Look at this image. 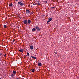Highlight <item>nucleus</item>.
Returning <instances> with one entry per match:
<instances>
[{"label": "nucleus", "mask_w": 79, "mask_h": 79, "mask_svg": "<svg viewBox=\"0 0 79 79\" xmlns=\"http://www.w3.org/2000/svg\"><path fill=\"white\" fill-rule=\"evenodd\" d=\"M27 56H29V52H27Z\"/></svg>", "instance_id": "nucleus-18"}, {"label": "nucleus", "mask_w": 79, "mask_h": 79, "mask_svg": "<svg viewBox=\"0 0 79 79\" xmlns=\"http://www.w3.org/2000/svg\"><path fill=\"white\" fill-rule=\"evenodd\" d=\"M15 1H18V0H15Z\"/></svg>", "instance_id": "nucleus-29"}, {"label": "nucleus", "mask_w": 79, "mask_h": 79, "mask_svg": "<svg viewBox=\"0 0 79 79\" xmlns=\"http://www.w3.org/2000/svg\"><path fill=\"white\" fill-rule=\"evenodd\" d=\"M35 28L37 29V31H40V28L38 27H35Z\"/></svg>", "instance_id": "nucleus-2"}, {"label": "nucleus", "mask_w": 79, "mask_h": 79, "mask_svg": "<svg viewBox=\"0 0 79 79\" xmlns=\"http://www.w3.org/2000/svg\"><path fill=\"white\" fill-rule=\"evenodd\" d=\"M23 23L25 24H27V20H24L23 21Z\"/></svg>", "instance_id": "nucleus-3"}, {"label": "nucleus", "mask_w": 79, "mask_h": 79, "mask_svg": "<svg viewBox=\"0 0 79 79\" xmlns=\"http://www.w3.org/2000/svg\"><path fill=\"white\" fill-rule=\"evenodd\" d=\"M19 51L20 52H22V53H23L24 50H23V49H20V50H19Z\"/></svg>", "instance_id": "nucleus-7"}, {"label": "nucleus", "mask_w": 79, "mask_h": 79, "mask_svg": "<svg viewBox=\"0 0 79 79\" xmlns=\"http://www.w3.org/2000/svg\"><path fill=\"white\" fill-rule=\"evenodd\" d=\"M44 2H45V3H47V1H44Z\"/></svg>", "instance_id": "nucleus-23"}, {"label": "nucleus", "mask_w": 79, "mask_h": 79, "mask_svg": "<svg viewBox=\"0 0 79 79\" xmlns=\"http://www.w3.org/2000/svg\"><path fill=\"white\" fill-rule=\"evenodd\" d=\"M14 76H15V75H14V74L12 73L11 74V77H14Z\"/></svg>", "instance_id": "nucleus-13"}, {"label": "nucleus", "mask_w": 79, "mask_h": 79, "mask_svg": "<svg viewBox=\"0 0 79 79\" xmlns=\"http://www.w3.org/2000/svg\"><path fill=\"white\" fill-rule=\"evenodd\" d=\"M31 14H33V12H31Z\"/></svg>", "instance_id": "nucleus-30"}, {"label": "nucleus", "mask_w": 79, "mask_h": 79, "mask_svg": "<svg viewBox=\"0 0 79 79\" xmlns=\"http://www.w3.org/2000/svg\"><path fill=\"white\" fill-rule=\"evenodd\" d=\"M13 6V4L12 3H10V4H9V6H10L11 7Z\"/></svg>", "instance_id": "nucleus-11"}, {"label": "nucleus", "mask_w": 79, "mask_h": 79, "mask_svg": "<svg viewBox=\"0 0 79 79\" xmlns=\"http://www.w3.org/2000/svg\"><path fill=\"white\" fill-rule=\"evenodd\" d=\"M26 12L28 14H30V11H29V10H26Z\"/></svg>", "instance_id": "nucleus-4"}, {"label": "nucleus", "mask_w": 79, "mask_h": 79, "mask_svg": "<svg viewBox=\"0 0 79 79\" xmlns=\"http://www.w3.org/2000/svg\"><path fill=\"white\" fill-rule=\"evenodd\" d=\"M54 53L56 54V55H57L58 54V52H54Z\"/></svg>", "instance_id": "nucleus-19"}, {"label": "nucleus", "mask_w": 79, "mask_h": 79, "mask_svg": "<svg viewBox=\"0 0 79 79\" xmlns=\"http://www.w3.org/2000/svg\"><path fill=\"white\" fill-rule=\"evenodd\" d=\"M37 5H40V3H37Z\"/></svg>", "instance_id": "nucleus-20"}, {"label": "nucleus", "mask_w": 79, "mask_h": 79, "mask_svg": "<svg viewBox=\"0 0 79 79\" xmlns=\"http://www.w3.org/2000/svg\"><path fill=\"white\" fill-rule=\"evenodd\" d=\"M31 57L32 58H33L34 59H36V57H34L31 56Z\"/></svg>", "instance_id": "nucleus-9"}, {"label": "nucleus", "mask_w": 79, "mask_h": 79, "mask_svg": "<svg viewBox=\"0 0 79 79\" xmlns=\"http://www.w3.org/2000/svg\"><path fill=\"white\" fill-rule=\"evenodd\" d=\"M27 24L28 23V24H29L31 23V20H28V21H27Z\"/></svg>", "instance_id": "nucleus-5"}, {"label": "nucleus", "mask_w": 79, "mask_h": 79, "mask_svg": "<svg viewBox=\"0 0 79 79\" xmlns=\"http://www.w3.org/2000/svg\"><path fill=\"white\" fill-rule=\"evenodd\" d=\"M32 31H36V29H35L34 28H33L32 29Z\"/></svg>", "instance_id": "nucleus-12"}, {"label": "nucleus", "mask_w": 79, "mask_h": 79, "mask_svg": "<svg viewBox=\"0 0 79 79\" xmlns=\"http://www.w3.org/2000/svg\"><path fill=\"white\" fill-rule=\"evenodd\" d=\"M56 8V7H55V6H54V7H52V8L51 7V8H52V9H53V10H54V9H55V8Z\"/></svg>", "instance_id": "nucleus-16"}, {"label": "nucleus", "mask_w": 79, "mask_h": 79, "mask_svg": "<svg viewBox=\"0 0 79 79\" xmlns=\"http://www.w3.org/2000/svg\"><path fill=\"white\" fill-rule=\"evenodd\" d=\"M35 21H37V19H35Z\"/></svg>", "instance_id": "nucleus-26"}, {"label": "nucleus", "mask_w": 79, "mask_h": 79, "mask_svg": "<svg viewBox=\"0 0 79 79\" xmlns=\"http://www.w3.org/2000/svg\"><path fill=\"white\" fill-rule=\"evenodd\" d=\"M43 16H45V15H43Z\"/></svg>", "instance_id": "nucleus-28"}, {"label": "nucleus", "mask_w": 79, "mask_h": 79, "mask_svg": "<svg viewBox=\"0 0 79 79\" xmlns=\"http://www.w3.org/2000/svg\"><path fill=\"white\" fill-rule=\"evenodd\" d=\"M34 71H35L34 69H31V72L32 73H34Z\"/></svg>", "instance_id": "nucleus-15"}, {"label": "nucleus", "mask_w": 79, "mask_h": 79, "mask_svg": "<svg viewBox=\"0 0 79 79\" xmlns=\"http://www.w3.org/2000/svg\"><path fill=\"white\" fill-rule=\"evenodd\" d=\"M4 28H6V27H7L6 25H4Z\"/></svg>", "instance_id": "nucleus-17"}, {"label": "nucleus", "mask_w": 79, "mask_h": 79, "mask_svg": "<svg viewBox=\"0 0 79 79\" xmlns=\"http://www.w3.org/2000/svg\"><path fill=\"white\" fill-rule=\"evenodd\" d=\"M4 56H5V57H6V54H5V55H4Z\"/></svg>", "instance_id": "nucleus-22"}, {"label": "nucleus", "mask_w": 79, "mask_h": 79, "mask_svg": "<svg viewBox=\"0 0 79 79\" xmlns=\"http://www.w3.org/2000/svg\"><path fill=\"white\" fill-rule=\"evenodd\" d=\"M0 55L1 56L2 55V53H0Z\"/></svg>", "instance_id": "nucleus-25"}, {"label": "nucleus", "mask_w": 79, "mask_h": 79, "mask_svg": "<svg viewBox=\"0 0 79 79\" xmlns=\"http://www.w3.org/2000/svg\"><path fill=\"white\" fill-rule=\"evenodd\" d=\"M30 50H33V46L32 45L30 46Z\"/></svg>", "instance_id": "nucleus-8"}, {"label": "nucleus", "mask_w": 79, "mask_h": 79, "mask_svg": "<svg viewBox=\"0 0 79 79\" xmlns=\"http://www.w3.org/2000/svg\"><path fill=\"white\" fill-rule=\"evenodd\" d=\"M36 4H34L33 5H35Z\"/></svg>", "instance_id": "nucleus-27"}, {"label": "nucleus", "mask_w": 79, "mask_h": 79, "mask_svg": "<svg viewBox=\"0 0 79 79\" xmlns=\"http://www.w3.org/2000/svg\"><path fill=\"white\" fill-rule=\"evenodd\" d=\"M38 65L39 66H42V64L40 63H38Z\"/></svg>", "instance_id": "nucleus-10"}, {"label": "nucleus", "mask_w": 79, "mask_h": 79, "mask_svg": "<svg viewBox=\"0 0 79 79\" xmlns=\"http://www.w3.org/2000/svg\"><path fill=\"white\" fill-rule=\"evenodd\" d=\"M13 74H14V75H16V71H13Z\"/></svg>", "instance_id": "nucleus-6"}, {"label": "nucleus", "mask_w": 79, "mask_h": 79, "mask_svg": "<svg viewBox=\"0 0 79 79\" xmlns=\"http://www.w3.org/2000/svg\"><path fill=\"white\" fill-rule=\"evenodd\" d=\"M52 20V18H49L48 19L49 21H51Z\"/></svg>", "instance_id": "nucleus-14"}, {"label": "nucleus", "mask_w": 79, "mask_h": 79, "mask_svg": "<svg viewBox=\"0 0 79 79\" xmlns=\"http://www.w3.org/2000/svg\"><path fill=\"white\" fill-rule=\"evenodd\" d=\"M49 22H50V21H48L47 22V24H49Z\"/></svg>", "instance_id": "nucleus-21"}, {"label": "nucleus", "mask_w": 79, "mask_h": 79, "mask_svg": "<svg viewBox=\"0 0 79 79\" xmlns=\"http://www.w3.org/2000/svg\"><path fill=\"white\" fill-rule=\"evenodd\" d=\"M2 56H3V55Z\"/></svg>", "instance_id": "nucleus-31"}, {"label": "nucleus", "mask_w": 79, "mask_h": 79, "mask_svg": "<svg viewBox=\"0 0 79 79\" xmlns=\"http://www.w3.org/2000/svg\"><path fill=\"white\" fill-rule=\"evenodd\" d=\"M14 41H15V39L13 40V42H14Z\"/></svg>", "instance_id": "nucleus-24"}, {"label": "nucleus", "mask_w": 79, "mask_h": 79, "mask_svg": "<svg viewBox=\"0 0 79 79\" xmlns=\"http://www.w3.org/2000/svg\"><path fill=\"white\" fill-rule=\"evenodd\" d=\"M18 4L20 6H23L25 4L23 2H18Z\"/></svg>", "instance_id": "nucleus-1"}]
</instances>
